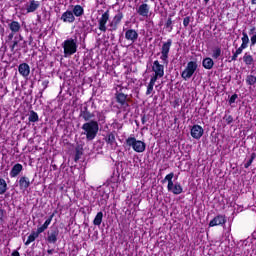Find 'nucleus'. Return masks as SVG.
<instances>
[{"instance_id":"nucleus-1","label":"nucleus","mask_w":256,"mask_h":256,"mask_svg":"<svg viewBox=\"0 0 256 256\" xmlns=\"http://www.w3.org/2000/svg\"><path fill=\"white\" fill-rule=\"evenodd\" d=\"M111 15L109 10H106L98 20V29L102 33H114L119 29V25H121L123 19H125V14L121 10H117L116 14L113 16L112 20L109 21ZM108 23V28H107Z\"/></svg>"},{"instance_id":"nucleus-2","label":"nucleus","mask_w":256,"mask_h":256,"mask_svg":"<svg viewBox=\"0 0 256 256\" xmlns=\"http://www.w3.org/2000/svg\"><path fill=\"white\" fill-rule=\"evenodd\" d=\"M171 45H173V40L168 39L166 42H163L161 51L157 55H160V60H155L152 65V71L156 75L164 77L165 75V65H169V52L171 51Z\"/></svg>"},{"instance_id":"nucleus-3","label":"nucleus","mask_w":256,"mask_h":256,"mask_svg":"<svg viewBox=\"0 0 256 256\" xmlns=\"http://www.w3.org/2000/svg\"><path fill=\"white\" fill-rule=\"evenodd\" d=\"M57 214V210H54V213H52L44 222V224L37 228L36 231H33L29 236L27 241L25 242V245H31L41 235V233H44L46 229H49V226L51 225V221H53V217Z\"/></svg>"},{"instance_id":"nucleus-4","label":"nucleus","mask_w":256,"mask_h":256,"mask_svg":"<svg viewBox=\"0 0 256 256\" xmlns=\"http://www.w3.org/2000/svg\"><path fill=\"white\" fill-rule=\"evenodd\" d=\"M82 129L87 141H93L97 137V133H99V122L97 120L86 122L82 125Z\"/></svg>"},{"instance_id":"nucleus-5","label":"nucleus","mask_w":256,"mask_h":256,"mask_svg":"<svg viewBox=\"0 0 256 256\" xmlns=\"http://www.w3.org/2000/svg\"><path fill=\"white\" fill-rule=\"evenodd\" d=\"M77 47V38L66 39L62 44L64 57H71V55H75V53H77Z\"/></svg>"},{"instance_id":"nucleus-6","label":"nucleus","mask_w":256,"mask_h":256,"mask_svg":"<svg viewBox=\"0 0 256 256\" xmlns=\"http://www.w3.org/2000/svg\"><path fill=\"white\" fill-rule=\"evenodd\" d=\"M197 61H189L185 67V69L181 73V77L184 81H189L193 75H195V71H197Z\"/></svg>"},{"instance_id":"nucleus-7","label":"nucleus","mask_w":256,"mask_h":256,"mask_svg":"<svg viewBox=\"0 0 256 256\" xmlns=\"http://www.w3.org/2000/svg\"><path fill=\"white\" fill-rule=\"evenodd\" d=\"M115 99H116V103L120 104L121 109H123V111H128L129 110V98L127 96V94L123 93V92H117L115 94Z\"/></svg>"},{"instance_id":"nucleus-8","label":"nucleus","mask_w":256,"mask_h":256,"mask_svg":"<svg viewBox=\"0 0 256 256\" xmlns=\"http://www.w3.org/2000/svg\"><path fill=\"white\" fill-rule=\"evenodd\" d=\"M79 118L83 119L86 123H89V121H93V119H95V113L89 111V106L86 104L80 107Z\"/></svg>"},{"instance_id":"nucleus-9","label":"nucleus","mask_w":256,"mask_h":256,"mask_svg":"<svg viewBox=\"0 0 256 256\" xmlns=\"http://www.w3.org/2000/svg\"><path fill=\"white\" fill-rule=\"evenodd\" d=\"M103 141L112 149L117 148V131L108 132L103 138Z\"/></svg>"},{"instance_id":"nucleus-10","label":"nucleus","mask_w":256,"mask_h":256,"mask_svg":"<svg viewBox=\"0 0 256 256\" xmlns=\"http://www.w3.org/2000/svg\"><path fill=\"white\" fill-rule=\"evenodd\" d=\"M205 133V130L203 127L199 124H195L190 129V134L193 139H201L203 137V134Z\"/></svg>"},{"instance_id":"nucleus-11","label":"nucleus","mask_w":256,"mask_h":256,"mask_svg":"<svg viewBox=\"0 0 256 256\" xmlns=\"http://www.w3.org/2000/svg\"><path fill=\"white\" fill-rule=\"evenodd\" d=\"M59 237V228L58 227H52L50 231L47 232V241L48 243H51L52 245H55L57 243V239Z\"/></svg>"},{"instance_id":"nucleus-12","label":"nucleus","mask_w":256,"mask_h":256,"mask_svg":"<svg viewBox=\"0 0 256 256\" xmlns=\"http://www.w3.org/2000/svg\"><path fill=\"white\" fill-rule=\"evenodd\" d=\"M225 223H227V218L225 215L219 214L209 222V227H217L219 225H225Z\"/></svg>"},{"instance_id":"nucleus-13","label":"nucleus","mask_w":256,"mask_h":256,"mask_svg":"<svg viewBox=\"0 0 256 256\" xmlns=\"http://www.w3.org/2000/svg\"><path fill=\"white\" fill-rule=\"evenodd\" d=\"M18 72L19 74L24 77V79H27V77H29V75H31V67L29 66V64L27 63H21L18 66Z\"/></svg>"},{"instance_id":"nucleus-14","label":"nucleus","mask_w":256,"mask_h":256,"mask_svg":"<svg viewBox=\"0 0 256 256\" xmlns=\"http://www.w3.org/2000/svg\"><path fill=\"white\" fill-rule=\"evenodd\" d=\"M60 21L63 23H75V15L73 11L66 10L60 17Z\"/></svg>"},{"instance_id":"nucleus-15","label":"nucleus","mask_w":256,"mask_h":256,"mask_svg":"<svg viewBox=\"0 0 256 256\" xmlns=\"http://www.w3.org/2000/svg\"><path fill=\"white\" fill-rule=\"evenodd\" d=\"M125 39L126 41H131V43H135L139 39V33L135 29H128L125 31Z\"/></svg>"},{"instance_id":"nucleus-16","label":"nucleus","mask_w":256,"mask_h":256,"mask_svg":"<svg viewBox=\"0 0 256 256\" xmlns=\"http://www.w3.org/2000/svg\"><path fill=\"white\" fill-rule=\"evenodd\" d=\"M150 7L149 4L147 3H142L140 4L137 9H136V13H138V15H140V17H149V11H150Z\"/></svg>"},{"instance_id":"nucleus-17","label":"nucleus","mask_w":256,"mask_h":256,"mask_svg":"<svg viewBox=\"0 0 256 256\" xmlns=\"http://www.w3.org/2000/svg\"><path fill=\"white\" fill-rule=\"evenodd\" d=\"M18 185L21 191H27L31 187V180L27 176H22L19 178Z\"/></svg>"},{"instance_id":"nucleus-18","label":"nucleus","mask_w":256,"mask_h":256,"mask_svg":"<svg viewBox=\"0 0 256 256\" xmlns=\"http://www.w3.org/2000/svg\"><path fill=\"white\" fill-rule=\"evenodd\" d=\"M21 171H23V164L21 163H16L10 170V177L11 179H15V177H19L21 174Z\"/></svg>"},{"instance_id":"nucleus-19","label":"nucleus","mask_w":256,"mask_h":256,"mask_svg":"<svg viewBox=\"0 0 256 256\" xmlns=\"http://www.w3.org/2000/svg\"><path fill=\"white\" fill-rule=\"evenodd\" d=\"M19 41H23L22 35H19V39H17V36H15L14 40L9 42L11 53H17V51H21V48H17L19 46Z\"/></svg>"},{"instance_id":"nucleus-20","label":"nucleus","mask_w":256,"mask_h":256,"mask_svg":"<svg viewBox=\"0 0 256 256\" xmlns=\"http://www.w3.org/2000/svg\"><path fill=\"white\" fill-rule=\"evenodd\" d=\"M145 149H147V144L144 141L136 140L134 146L135 153H145Z\"/></svg>"},{"instance_id":"nucleus-21","label":"nucleus","mask_w":256,"mask_h":256,"mask_svg":"<svg viewBox=\"0 0 256 256\" xmlns=\"http://www.w3.org/2000/svg\"><path fill=\"white\" fill-rule=\"evenodd\" d=\"M168 191L169 193H173V195H181V193H183V186H181V183L176 182Z\"/></svg>"},{"instance_id":"nucleus-22","label":"nucleus","mask_w":256,"mask_h":256,"mask_svg":"<svg viewBox=\"0 0 256 256\" xmlns=\"http://www.w3.org/2000/svg\"><path fill=\"white\" fill-rule=\"evenodd\" d=\"M40 5L39 1L31 0L30 4L26 8L27 13H35V11L39 9Z\"/></svg>"},{"instance_id":"nucleus-23","label":"nucleus","mask_w":256,"mask_h":256,"mask_svg":"<svg viewBox=\"0 0 256 256\" xmlns=\"http://www.w3.org/2000/svg\"><path fill=\"white\" fill-rule=\"evenodd\" d=\"M173 177H175V173L171 172L165 176V178L161 181V183H167V190H171V187L173 186Z\"/></svg>"},{"instance_id":"nucleus-24","label":"nucleus","mask_w":256,"mask_h":256,"mask_svg":"<svg viewBox=\"0 0 256 256\" xmlns=\"http://www.w3.org/2000/svg\"><path fill=\"white\" fill-rule=\"evenodd\" d=\"M72 13L74 17H83V15L85 14V9H83V6L78 4L73 7Z\"/></svg>"},{"instance_id":"nucleus-25","label":"nucleus","mask_w":256,"mask_h":256,"mask_svg":"<svg viewBox=\"0 0 256 256\" xmlns=\"http://www.w3.org/2000/svg\"><path fill=\"white\" fill-rule=\"evenodd\" d=\"M8 27L13 33H19L21 31V23L15 20L8 23Z\"/></svg>"},{"instance_id":"nucleus-26","label":"nucleus","mask_w":256,"mask_h":256,"mask_svg":"<svg viewBox=\"0 0 256 256\" xmlns=\"http://www.w3.org/2000/svg\"><path fill=\"white\" fill-rule=\"evenodd\" d=\"M136 142L137 138H135V136H129L128 138H126L124 145L128 147V149H133L134 151Z\"/></svg>"},{"instance_id":"nucleus-27","label":"nucleus","mask_w":256,"mask_h":256,"mask_svg":"<svg viewBox=\"0 0 256 256\" xmlns=\"http://www.w3.org/2000/svg\"><path fill=\"white\" fill-rule=\"evenodd\" d=\"M214 65L215 62L210 57H206L202 60V67H204V69L211 70Z\"/></svg>"},{"instance_id":"nucleus-28","label":"nucleus","mask_w":256,"mask_h":256,"mask_svg":"<svg viewBox=\"0 0 256 256\" xmlns=\"http://www.w3.org/2000/svg\"><path fill=\"white\" fill-rule=\"evenodd\" d=\"M171 17H173V15H170L164 24V29H167L168 33L173 31V19Z\"/></svg>"},{"instance_id":"nucleus-29","label":"nucleus","mask_w":256,"mask_h":256,"mask_svg":"<svg viewBox=\"0 0 256 256\" xmlns=\"http://www.w3.org/2000/svg\"><path fill=\"white\" fill-rule=\"evenodd\" d=\"M243 62L245 63V65H253V63H255V60L253 59V55L249 54V53H245L243 56Z\"/></svg>"},{"instance_id":"nucleus-30","label":"nucleus","mask_w":256,"mask_h":256,"mask_svg":"<svg viewBox=\"0 0 256 256\" xmlns=\"http://www.w3.org/2000/svg\"><path fill=\"white\" fill-rule=\"evenodd\" d=\"M28 121L30 123H37V121H39V114H37V112H35L34 110H31L28 117Z\"/></svg>"},{"instance_id":"nucleus-31","label":"nucleus","mask_w":256,"mask_h":256,"mask_svg":"<svg viewBox=\"0 0 256 256\" xmlns=\"http://www.w3.org/2000/svg\"><path fill=\"white\" fill-rule=\"evenodd\" d=\"M103 223V213L100 211L96 214L94 220H93V225H96L99 227Z\"/></svg>"},{"instance_id":"nucleus-32","label":"nucleus","mask_w":256,"mask_h":256,"mask_svg":"<svg viewBox=\"0 0 256 256\" xmlns=\"http://www.w3.org/2000/svg\"><path fill=\"white\" fill-rule=\"evenodd\" d=\"M241 41H242V47H249V35H247V32L243 31L242 32V38H241Z\"/></svg>"},{"instance_id":"nucleus-33","label":"nucleus","mask_w":256,"mask_h":256,"mask_svg":"<svg viewBox=\"0 0 256 256\" xmlns=\"http://www.w3.org/2000/svg\"><path fill=\"white\" fill-rule=\"evenodd\" d=\"M5 193H7V182L0 178V195H5Z\"/></svg>"},{"instance_id":"nucleus-34","label":"nucleus","mask_w":256,"mask_h":256,"mask_svg":"<svg viewBox=\"0 0 256 256\" xmlns=\"http://www.w3.org/2000/svg\"><path fill=\"white\" fill-rule=\"evenodd\" d=\"M221 47L217 46L212 50V58L213 59H219L221 57Z\"/></svg>"},{"instance_id":"nucleus-35","label":"nucleus","mask_w":256,"mask_h":256,"mask_svg":"<svg viewBox=\"0 0 256 256\" xmlns=\"http://www.w3.org/2000/svg\"><path fill=\"white\" fill-rule=\"evenodd\" d=\"M255 158H256V153L253 152L250 156V159L247 161V163L244 164V168L249 169V167L253 165V161H255Z\"/></svg>"},{"instance_id":"nucleus-36","label":"nucleus","mask_w":256,"mask_h":256,"mask_svg":"<svg viewBox=\"0 0 256 256\" xmlns=\"http://www.w3.org/2000/svg\"><path fill=\"white\" fill-rule=\"evenodd\" d=\"M246 83H247V85H255L256 77L254 75H248L246 77Z\"/></svg>"},{"instance_id":"nucleus-37","label":"nucleus","mask_w":256,"mask_h":256,"mask_svg":"<svg viewBox=\"0 0 256 256\" xmlns=\"http://www.w3.org/2000/svg\"><path fill=\"white\" fill-rule=\"evenodd\" d=\"M223 121L226 122L227 125H231V123H233V117L229 114H225L223 117Z\"/></svg>"},{"instance_id":"nucleus-38","label":"nucleus","mask_w":256,"mask_h":256,"mask_svg":"<svg viewBox=\"0 0 256 256\" xmlns=\"http://www.w3.org/2000/svg\"><path fill=\"white\" fill-rule=\"evenodd\" d=\"M163 76L159 75V74H154L151 79L150 82L152 85H155V83H157V79H161Z\"/></svg>"},{"instance_id":"nucleus-39","label":"nucleus","mask_w":256,"mask_h":256,"mask_svg":"<svg viewBox=\"0 0 256 256\" xmlns=\"http://www.w3.org/2000/svg\"><path fill=\"white\" fill-rule=\"evenodd\" d=\"M15 35H17V33L11 31L9 33V35L6 37V43H8V44L11 43L13 41V37H15Z\"/></svg>"},{"instance_id":"nucleus-40","label":"nucleus","mask_w":256,"mask_h":256,"mask_svg":"<svg viewBox=\"0 0 256 256\" xmlns=\"http://www.w3.org/2000/svg\"><path fill=\"white\" fill-rule=\"evenodd\" d=\"M153 87H155V84L148 83L146 95H151L153 93Z\"/></svg>"},{"instance_id":"nucleus-41","label":"nucleus","mask_w":256,"mask_h":256,"mask_svg":"<svg viewBox=\"0 0 256 256\" xmlns=\"http://www.w3.org/2000/svg\"><path fill=\"white\" fill-rule=\"evenodd\" d=\"M97 118H98V121H100L101 123H105V114H103V112H97Z\"/></svg>"},{"instance_id":"nucleus-42","label":"nucleus","mask_w":256,"mask_h":256,"mask_svg":"<svg viewBox=\"0 0 256 256\" xmlns=\"http://www.w3.org/2000/svg\"><path fill=\"white\" fill-rule=\"evenodd\" d=\"M81 155H83V152L80 151L78 148L76 149V153H75V157H74V161L78 162L79 159H81Z\"/></svg>"},{"instance_id":"nucleus-43","label":"nucleus","mask_w":256,"mask_h":256,"mask_svg":"<svg viewBox=\"0 0 256 256\" xmlns=\"http://www.w3.org/2000/svg\"><path fill=\"white\" fill-rule=\"evenodd\" d=\"M239 98V95L237 94H233L230 99L228 100L229 105H233V103H235V101H237V99Z\"/></svg>"},{"instance_id":"nucleus-44","label":"nucleus","mask_w":256,"mask_h":256,"mask_svg":"<svg viewBox=\"0 0 256 256\" xmlns=\"http://www.w3.org/2000/svg\"><path fill=\"white\" fill-rule=\"evenodd\" d=\"M5 215H7V211H5L3 208H0V221H5Z\"/></svg>"},{"instance_id":"nucleus-45","label":"nucleus","mask_w":256,"mask_h":256,"mask_svg":"<svg viewBox=\"0 0 256 256\" xmlns=\"http://www.w3.org/2000/svg\"><path fill=\"white\" fill-rule=\"evenodd\" d=\"M189 23H191V17L187 16L183 19L184 27H189Z\"/></svg>"},{"instance_id":"nucleus-46","label":"nucleus","mask_w":256,"mask_h":256,"mask_svg":"<svg viewBox=\"0 0 256 256\" xmlns=\"http://www.w3.org/2000/svg\"><path fill=\"white\" fill-rule=\"evenodd\" d=\"M237 57H239V54L236 52H233V55L231 56L229 63H231L232 61H237Z\"/></svg>"},{"instance_id":"nucleus-47","label":"nucleus","mask_w":256,"mask_h":256,"mask_svg":"<svg viewBox=\"0 0 256 256\" xmlns=\"http://www.w3.org/2000/svg\"><path fill=\"white\" fill-rule=\"evenodd\" d=\"M247 49L245 46L240 45V47L235 51L238 55H241L243 53V50Z\"/></svg>"},{"instance_id":"nucleus-48","label":"nucleus","mask_w":256,"mask_h":256,"mask_svg":"<svg viewBox=\"0 0 256 256\" xmlns=\"http://www.w3.org/2000/svg\"><path fill=\"white\" fill-rule=\"evenodd\" d=\"M42 87H43V91H45V89H47V87H49V80H44L42 82Z\"/></svg>"},{"instance_id":"nucleus-49","label":"nucleus","mask_w":256,"mask_h":256,"mask_svg":"<svg viewBox=\"0 0 256 256\" xmlns=\"http://www.w3.org/2000/svg\"><path fill=\"white\" fill-rule=\"evenodd\" d=\"M141 123H142V125H145L147 123V115L143 114L141 116Z\"/></svg>"},{"instance_id":"nucleus-50","label":"nucleus","mask_w":256,"mask_h":256,"mask_svg":"<svg viewBox=\"0 0 256 256\" xmlns=\"http://www.w3.org/2000/svg\"><path fill=\"white\" fill-rule=\"evenodd\" d=\"M250 41H251V45H256V36H252L250 38Z\"/></svg>"},{"instance_id":"nucleus-51","label":"nucleus","mask_w":256,"mask_h":256,"mask_svg":"<svg viewBox=\"0 0 256 256\" xmlns=\"http://www.w3.org/2000/svg\"><path fill=\"white\" fill-rule=\"evenodd\" d=\"M11 256H21L18 250H14L11 254Z\"/></svg>"},{"instance_id":"nucleus-52","label":"nucleus","mask_w":256,"mask_h":256,"mask_svg":"<svg viewBox=\"0 0 256 256\" xmlns=\"http://www.w3.org/2000/svg\"><path fill=\"white\" fill-rule=\"evenodd\" d=\"M55 250L54 249H48L47 250V253H48V255H53V252H54Z\"/></svg>"},{"instance_id":"nucleus-53","label":"nucleus","mask_w":256,"mask_h":256,"mask_svg":"<svg viewBox=\"0 0 256 256\" xmlns=\"http://www.w3.org/2000/svg\"><path fill=\"white\" fill-rule=\"evenodd\" d=\"M252 5H256V0H251Z\"/></svg>"},{"instance_id":"nucleus-54","label":"nucleus","mask_w":256,"mask_h":256,"mask_svg":"<svg viewBox=\"0 0 256 256\" xmlns=\"http://www.w3.org/2000/svg\"><path fill=\"white\" fill-rule=\"evenodd\" d=\"M124 0H116L117 3H123Z\"/></svg>"},{"instance_id":"nucleus-55","label":"nucleus","mask_w":256,"mask_h":256,"mask_svg":"<svg viewBox=\"0 0 256 256\" xmlns=\"http://www.w3.org/2000/svg\"><path fill=\"white\" fill-rule=\"evenodd\" d=\"M204 3L207 5V3H209V0H204Z\"/></svg>"},{"instance_id":"nucleus-56","label":"nucleus","mask_w":256,"mask_h":256,"mask_svg":"<svg viewBox=\"0 0 256 256\" xmlns=\"http://www.w3.org/2000/svg\"><path fill=\"white\" fill-rule=\"evenodd\" d=\"M250 31H251V33H253V31H255V28H252Z\"/></svg>"},{"instance_id":"nucleus-57","label":"nucleus","mask_w":256,"mask_h":256,"mask_svg":"<svg viewBox=\"0 0 256 256\" xmlns=\"http://www.w3.org/2000/svg\"><path fill=\"white\" fill-rule=\"evenodd\" d=\"M17 1H20L21 3H23V1H25V0H17Z\"/></svg>"},{"instance_id":"nucleus-58","label":"nucleus","mask_w":256,"mask_h":256,"mask_svg":"<svg viewBox=\"0 0 256 256\" xmlns=\"http://www.w3.org/2000/svg\"><path fill=\"white\" fill-rule=\"evenodd\" d=\"M0 29H1V25H0Z\"/></svg>"}]
</instances>
